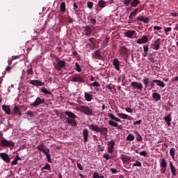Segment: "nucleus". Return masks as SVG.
Wrapping results in <instances>:
<instances>
[{
	"label": "nucleus",
	"instance_id": "obj_40",
	"mask_svg": "<svg viewBox=\"0 0 178 178\" xmlns=\"http://www.w3.org/2000/svg\"><path fill=\"white\" fill-rule=\"evenodd\" d=\"M73 9L76 13V15H79V11L80 10V9H79V6L77 5V3H73Z\"/></svg>",
	"mask_w": 178,
	"mask_h": 178
},
{
	"label": "nucleus",
	"instance_id": "obj_17",
	"mask_svg": "<svg viewBox=\"0 0 178 178\" xmlns=\"http://www.w3.org/2000/svg\"><path fill=\"white\" fill-rule=\"evenodd\" d=\"M120 159L122 161V162L124 165H125V163H127V162H131V157H130L126 154L121 155Z\"/></svg>",
	"mask_w": 178,
	"mask_h": 178
},
{
	"label": "nucleus",
	"instance_id": "obj_43",
	"mask_svg": "<svg viewBox=\"0 0 178 178\" xmlns=\"http://www.w3.org/2000/svg\"><path fill=\"white\" fill-rule=\"evenodd\" d=\"M176 154V149L175 148H171L170 150V156H172V159L175 158V155Z\"/></svg>",
	"mask_w": 178,
	"mask_h": 178
},
{
	"label": "nucleus",
	"instance_id": "obj_19",
	"mask_svg": "<svg viewBox=\"0 0 178 178\" xmlns=\"http://www.w3.org/2000/svg\"><path fill=\"white\" fill-rule=\"evenodd\" d=\"M67 123H68V124H70L72 126V127H76L77 126V122H76V120L73 119V118H67L65 119Z\"/></svg>",
	"mask_w": 178,
	"mask_h": 178
},
{
	"label": "nucleus",
	"instance_id": "obj_3",
	"mask_svg": "<svg viewBox=\"0 0 178 178\" xmlns=\"http://www.w3.org/2000/svg\"><path fill=\"white\" fill-rule=\"evenodd\" d=\"M108 117L111 119L108 122L109 126H113V127H118V126H119L118 122H122V120L118 117L115 116L113 113H108Z\"/></svg>",
	"mask_w": 178,
	"mask_h": 178
},
{
	"label": "nucleus",
	"instance_id": "obj_44",
	"mask_svg": "<svg viewBox=\"0 0 178 178\" xmlns=\"http://www.w3.org/2000/svg\"><path fill=\"white\" fill-rule=\"evenodd\" d=\"M26 74H28V76H33V74H34V71H33L31 67L26 70Z\"/></svg>",
	"mask_w": 178,
	"mask_h": 178
},
{
	"label": "nucleus",
	"instance_id": "obj_54",
	"mask_svg": "<svg viewBox=\"0 0 178 178\" xmlns=\"http://www.w3.org/2000/svg\"><path fill=\"white\" fill-rule=\"evenodd\" d=\"M139 154H140L141 156H147V151L143 150V151H142V152H140Z\"/></svg>",
	"mask_w": 178,
	"mask_h": 178
},
{
	"label": "nucleus",
	"instance_id": "obj_12",
	"mask_svg": "<svg viewBox=\"0 0 178 178\" xmlns=\"http://www.w3.org/2000/svg\"><path fill=\"white\" fill-rule=\"evenodd\" d=\"M116 141L111 140L110 142H108L107 147H108V152L109 154H113V148H115V143Z\"/></svg>",
	"mask_w": 178,
	"mask_h": 178
},
{
	"label": "nucleus",
	"instance_id": "obj_21",
	"mask_svg": "<svg viewBox=\"0 0 178 178\" xmlns=\"http://www.w3.org/2000/svg\"><path fill=\"white\" fill-rule=\"evenodd\" d=\"M124 34L127 38H134V35H136V31H127Z\"/></svg>",
	"mask_w": 178,
	"mask_h": 178
},
{
	"label": "nucleus",
	"instance_id": "obj_26",
	"mask_svg": "<svg viewBox=\"0 0 178 178\" xmlns=\"http://www.w3.org/2000/svg\"><path fill=\"white\" fill-rule=\"evenodd\" d=\"M44 143H42L40 145L37 146L36 149H38V151H40L41 152H43V154H45V152H47V149H44Z\"/></svg>",
	"mask_w": 178,
	"mask_h": 178
},
{
	"label": "nucleus",
	"instance_id": "obj_14",
	"mask_svg": "<svg viewBox=\"0 0 178 178\" xmlns=\"http://www.w3.org/2000/svg\"><path fill=\"white\" fill-rule=\"evenodd\" d=\"M131 87L134 88H137V90H140V91H143V83L133 81L131 83Z\"/></svg>",
	"mask_w": 178,
	"mask_h": 178
},
{
	"label": "nucleus",
	"instance_id": "obj_10",
	"mask_svg": "<svg viewBox=\"0 0 178 178\" xmlns=\"http://www.w3.org/2000/svg\"><path fill=\"white\" fill-rule=\"evenodd\" d=\"M0 159H2L6 163H10V157L9 154L6 152H1L0 153Z\"/></svg>",
	"mask_w": 178,
	"mask_h": 178
},
{
	"label": "nucleus",
	"instance_id": "obj_49",
	"mask_svg": "<svg viewBox=\"0 0 178 178\" xmlns=\"http://www.w3.org/2000/svg\"><path fill=\"white\" fill-rule=\"evenodd\" d=\"M123 3L125 6H129V5H131V0H123Z\"/></svg>",
	"mask_w": 178,
	"mask_h": 178
},
{
	"label": "nucleus",
	"instance_id": "obj_63",
	"mask_svg": "<svg viewBox=\"0 0 178 178\" xmlns=\"http://www.w3.org/2000/svg\"><path fill=\"white\" fill-rule=\"evenodd\" d=\"M15 165H17V161L15 159L11 162V166H13Z\"/></svg>",
	"mask_w": 178,
	"mask_h": 178
},
{
	"label": "nucleus",
	"instance_id": "obj_28",
	"mask_svg": "<svg viewBox=\"0 0 178 178\" xmlns=\"http://www.w3.org/2000/svg\"><path fill=\"white\" fill-rule=\"evenodd\" d=\"M49 149H47V152H44V154L46 155L49 163H52V159L51 158V154H49Z\"/></svg>",
	"mask_w": 178,
	"mask_h": 178
},
{
	"label": "nucleus",
	"instance_id": "obj_23",
	"mask_svg": "<svg viewBox=\"0 0 178 178\" xmlns=\"http://www.w3.org/2000/svg\"><path fill=\"white\" fill-rule=\"evenodd\" d=\"M117 116H118V118H120L121 119H128V120H130L131 119V117L129 115H127V114H124V113H118L117 114Z\"/></svg>",
	"mask_w": 178,
	"mask_h": 178
},
{
	"label": "nucleus",
	"instance_id": "obj_33",
	"mask_svg": "<svg viewBox=\"0 0 178 178\" xmlns=\"http://www.w3.org/2000/svg\"><path fill=\"white\" fill-rule=\"evenodd\" d=\"M60 10L62 13H65V12H66V3L64 1L61 2L60 5Z\"/></svg>",
	"mask_w": 178,
	"mask_h": 178
},
{
	"label": "nucleus",
	"instance_id": "obj_50",
	"mask_svg": "<svg viewBox=\"0 0 178 178\" xmlns=\"http://www.w3.org/2000/svg\"><path fill=\"white\" fill-rule=\"evenodd\" d=\"M164 31L165 33V35H168V33H170V31H172V28L171 27L164 28Z\"/></svg>",
	"mask_w": 178,
	"mask_h": 178
},
{
	"label": "nucleus",
	"instance_id": "obj_62",
	"mask_svg": "<svg viewBox=\"0 0 178 178\" xmlns=\"http://www.w3.org/2000/svg\"><path fill=\"white\" fill-rule=\"evenodd\" d=\"M142 122H143V120H138V121L134 122V125L137 124V125L138 126V125L141 124Z\"/></svg>",
	"mask_w": 178,
	"mask_h": 178
},
{
	"label": "nucleus",
	"instance_id": "obj_55",
	"mask_svg": "<svg viewBox=\"0 0 178 178\" xmlns=\"http://www.w3.org/2000/svg\"><path fill=\"white\" fill-rule=\"evenodd\" d=\"M108 42H109V38H106L103 44L104 45V47H106V45H108Z\"/></svg>",
	"mask_w": 178,
	"mask_h": 178
},
{
	"label": "nucleus",
	"instance_id": "obj_30",
	"mask_svg": "<svg viewBox=\"0 0 178 178\" xmlns=\"http://www.w3.org/2000/svg\"><path fill=\"white\" fill-rule=\"evenodd\" d=\"M2 109L7 115H10V106L8 105H3L2 106Z\"/></svg>",
	"mask_w": 178,
	"mask_h": 178
},
{
	"label": "nucleus",
	"instance_id": "obj_5",
	"mask_svg": "<svg viewBox=\"0 0 178 178\" xmlns=\"http://www.w3.org/2000/svg\"><path fill=\"white\" fill-rule=\"evenodd\" d=\"M71 81H74V83H79L81 84L84 83V76H83L80 74H75L71 76Z\"/></svg>",
	"mask_w": 178,
	"mask_h": 178
},
{
	"label": "nucleus",
	"instance_id": "obj_24",
	"mask_svg": "<svg viewBox=\"0 0 178 178\" xmlns=\"http://www.w3.org/2000/svg\"><path fill=\"white\" fill-rule=\"evenodd\" d=\"M120 55L124 56L127 54V48L125 46H122L120 49Z\"/></svg>",
	"mask_w": 178,
	"mask_h": 178
},
{
	"label": "nucleus",
	"instance_id": "obj_51",
	"mask_svg": "<svg viewBox=\"0 0 178 178\" xmlns=\"http://www.w3.org/2000/svg\"><path fill=\"white\" fill-rule=\"evenodd\" d=\"M76 165L78 169H79V170H84V168L83 167V165H81V163H76Z\"/></svg>",
	"mask_w": 178,
	"mask_h": 178
},
{
	"label": "nucleus",
	"instance_id": "obj_4",
	"mask_svg": "<svg viewBox=\"0 0 178 178\" xmlns=\"http://www.w3.org/2000/svg\"><path fill=\"white\" fill-rule=\"evenodd\" d=\"M78 110L79 112H82V113H84L85 115H87L88 116H92V109H91L90 107L87 106H79Z\"/></svg>",
	"mask_w": 178,
	"mask_h": 178
},
{
	"label": "nucleus",
	"instance_id": "obj_7",
	"mask_svg": "<svg viewBox=\"0 0 178 178\" xmlns=\"http://www.w3.org/2000/svg\"><path fill=\"white\" fill-rule=\"evenodd\" d=\"M1 144L2 147H7L8 148H12L13 147H15V142L13 140H8L5 139V138H3L1 141Z\"/></svg>",
	"mask_w": 178,
	"mask_h": 178
},
{
	"label": "nucleus",
	"instance_id": "obj_45",
	"mask_svg": "<svg viewBox=\"0 0 178 178\" xmlns=\"http://www.w3.org/2000/svg\"><path fill=\"white\" fill-rule=\"evenodd\" d=\"M51 170V165H49V163H47L45 165V166L42 167L41 170Z\"/></svg>",
	"mask_w": 178,
	"mask_h": 178
},
{
	"label": "nucleus",
	"instance_id": "obj_59",
	"mask_svg": "<svg viewBox=\"0 0 178 178\" xmlns=\"http://www.w3.org/2000/svg\"><path fill=\"white\" fill-rule=\"evenodd\" d=\"M97 149H98V151H99V152L104 151V146L99 145L97 146Z\"/></svg>",
	"mask_w": 178,
	"mask_h": 178
},
{
	"label": "nucleus",
	"instance_id": "obj_41",
	"mask_svg": "<svg viewBox=\"0 0 178 178\" xmlns=\"http://www.w3.org/2000/svg\"><path fill=\"white\" fill-rule=\"evenodd\" d=\"M143 81V84H145V88H147L148 85L149 84V78H144Z\"/></svg>",
	"mask_w": 178,
	"mask_h": 178
},
{
	"label": "nucleus",
	"instance_id": "obj_61",
	"mask_svg": "<svg viewBox=\"0 0 178 178\" xmlns=\"http://www.w3.org/2000/svg\"><path fill=\"white\" fill-rule=\"evenodd\" d=\"M67 23L72 24V23H73V19H72V17H68L67 18Z\"/></svg>",
	"mask_w": 178,
	"mask_h": 178
},
{
	"label": "nucleus",
	"instance_id": "obj_42",
	"mask_svg": "<svg viewBox=\"0 0 178 178\" xmlns=\"http://www.w3.org/2000/svg\"><path fill=\"white\" fill-rule=\"evenodd\" d=\"M127 141H134V135L129 134L126 138Z\"/></svg>",
	"mask_w": 178,
	"mask_h": 178
},
{
	"label": "nucleus",
	"instance_id": "obj_35",
	"mask_svg": "<svg viewBox=\"0 0 178 178\" xmlns=\"http://www.w3.org/2000/svg\"><path fill=\"white\" fill-rule=\"evenodd\" d=\"M13 113L15 115H19V116H22V112L20 111V108L17 107V106H15L13 108Z\"/></svg>",
	"mask_w": 178,
	"mask_h": 178
},
{
	"label": "nucleus",
	"instance_id": "obj_32",
	"mask_svg": "<svg viewBox=\"0 0 178 178\" xmlns=\"http://www.w3.org/2000/svg\"><path fill=\"white\" fill-rule=\"evenodd\" d=\"M134 133L136 135V141H138V143L143 141V137L138 131H134Z\"/></svg>",
	"mask_w": 178,
	"mask_h": 178
},
{
	"label": "nucleus",
	"instance_id": "obj_46",
	"mask_svg": "<svg viewBox=\"0 0 178 178\" xmlns=\"http://www.w3.org/2000/svg\"><path fill=\"white\" fill-rule=\"evenodd\" d=\"M75 66L76 72H79V73H80V72H81V67L80 66V64H79V63H76Z\"/></svg>",
	"mask_w": 178,
	"mask_h": 178
},
{
	"label": "nucleus",
	"instance_id": "obj_56",
	"mask_svg": "<svg viewBox=\"0 0 178 178\" xmlns=\"http://www.w3.org/2000/svg\"><path fill=\"white\" fill-rule=\"evenodd\" d=\"M142 163L139 161H136V163L133 164V166H141Z\"/></svg>",
	"mask_w": 178,
	"mask_h": 178
},
{
	"label": "nucleus",
	"instance_id": "obj_1",
	"mask_svg": "<svg viewBox=\"0 0 178 178\" xmlns=\"http://www.w3.org/2000/svg\"><path fill=\"white\" fill-rule=\"evenodd\" d=\"M88 126L92 131H97V133H100L104 137H108V128L99 127L97 124H88Z\"/></svg>",
	"mask_w": 178,
	"mask_h": 178
},
{
	"label": "nucleus",
	"instance_id": "obj_47",
	"mask_svg": "<svg viewBox=\"0 0 178 178\" xmlns=\"http://www.w3.org/2000/svg\"><path fill=\"white\" fill-rule=\"evenodd\" d=\"M87 6L88 8V9H92V8H94V3L92 1H88L87 3Z\"/></svg>",
	"mask_w": 178,
	"mask_h": 178
},
{
	"label": "nucleus",
	"instance_id": "obj_15",
	"mask_svg": "<svg viewBox=\"0 0 178 178\" xmlns=\"http://www.w3.org/2000/svg\"><path fill=\"white\" fill-rule=\"evenodd\" d=\"M169 165H170L172 176H173L174 177L177 176V170L176 169V167L173 165V163H172V161H170Z\"/></svg>",
	"mask_w": 178,
	"mask_h": 178
},
{
	"label": "nucleus",
	"instance_id": "obj_2",
	"mask_svg": "<svg viewBox=\"0 0 178 178\" xmlns=\"http://www.w3.org/2000/svg\"><path fill=\"white\" fill-rule=\"evenodd\" d=\"M56 62L53 63L54 69L58 72H60L62 69L66 67V61L65 60H60L58 57H55Z\"/></svg>",
	"mask_w": 178,
	"mask_h": 178
},
{
	"label": "nucleus",
	"instance_id": "obj_58",
	"mask_svg": "<svg viewBox=\"0 0 178 178\" xmlns=\"http://www.w3.org/2000/svg\"><path fill=\"white\" fill-rule=\"evenodd\" d=\"M27 115H28V116H30V118H34V114L31 111H29L27 112Z\"/></svg>",
	"mask_w": 178,
	"mask_h": 178
},
{
	"label": "nucleus",
	"instance_id": "obj_29",
	"mask_svg": "<svg viewBox=\"0 0 178 178\" xmlns=\"http://www.w3.org/2000/svg\"><path fill=\"white\" fill-rule=\"evenodd\" d=\"M140 0H131V8H137L138 5H140Z\"/></svg>",
	"mask_w": 178,
	"mask_h": 178
},
{
	"label": "nucleus",
	"instance_id": "obj_53",
	"mask_svg": "<svg viewBox=\"0 0 178 178\" xmlns=\"http://www.w3.org/2000/svg\"><path fill=\"white\" fill-rule=\"evenodd\" d=\"M90 86L92 87H99V83L97 81L93 82L92 83H90Z\"/></svg>",
	"mask_w": 178,
	"mask_h": 178
},
{
	"label": "nucleus",
	"instance_id": "obj_60",
	"mask_svg": "<svg viewBox=\"0 0 178 178\" xmlns=\"http://www.w3.org/2000/svg\"><path fill=\"white\" fill-rule=\"evenodd\" d=\"M143 51L145 53H148V51H149L148 46H143Z\"/></svg>",
	"mask_w": 178,
	"mask_h": 178
},
{
	"label": "nucleus",
	"instance_id": "obj_8",
	"mask_svg": "<svg viewBox=\"0 0 178 178\" xmlns=\"http://www.w3.org/2000/svg\"><path fill=\"white\" fill-rule=\"evenodd\" d=\"M92 58L93 59H97V60H102V59H104V56H102L100 49L95 51V52L92 54Z\"/></svg>",
	"mask_w": 178,
	"mask_h": 178
},
{
	"label": "nucleus",
	"instance_id": "obj_34",
	"mask_svg": "<svg viewBox=\"0 0 178 178\" xmlns=\"http://www.w3.org/2000/svg\"><path fill=\"white\" fill-rule=\"evenodd\" d=\"M97 6H99V8H101L102 9L105 8V6H106V1L104 0H99L98 1Z\"/></svg>",
	"mask_w": 178,
	"mask_h": 178
},
{
	"label": "nucleus",
	"instance_id": "obj_9",
	"mask_svg": "<svg viewBox=\"0 0 178 178\" xmlns=\"http://www.w3.org/2000/svg\"><path fill=\"white\" fill-rule=\"evenodd\" d=\"M151 47H152V49L154 51H159V48H161V39L158 38L156 40L151 44Z\"/></svg>",
	"mask_w": 178,
	"mask_h": 178
},
{
	"label": "nucleus",
	"instance_id": "obj_37",
	"mask_svg": "<svg viewBox=\"0 0 178 178\" xmlns=\"http://www.w3.org/2000/svg\"><path fill=\"white\" fill-rule=\"evenodd\" d=\"M84 31H85L86 35H87V37H90V35H91V32H92L91 27L86 26Z\"/></svg>",
	"mask_w": 178,
	"mask_h": 178
},
{
	"label": "nucleus",
	"instance_id": "obj_22",
	"mask_svg": "<svg viewBox=\"0 0 178 178\" xmlns=\"http://www.w3.org/2000/svg\"><path fill=\"white\" fill-rule=\"evenodd\" d=\"M153 83H155L156 86H158L159 87H161L162 88H165V82L159 79H154Z\"/></svg>",
	"mask_w": 178,
	"mask_h": 178
},
{
	"label": "nucleus",
	"instance_id": "obj_64",
	"mask_svg": "<svg viewBox=\"0 0 178 178\" xmlns=\"http://www.w3.org/2000/svg\"><path fill=\"white\" fill-rule=\"evenodd\" d=\"M111 172H113V174L118 173V170L116 168H111L110 169Z\"/></svg>",
	"mask_w": 178,
	"mask_h": 178
},
{
	"label": "nucleus",
	"instance_id": "obj_39",
	"mask_svg": "<svg viewBox=\"0 0 178 178\" xmlns=\"http://www.w3.org/2000/svg\"><path fill=\"white\" fill-rule=\"evenodd\" d=\"M161 168H167L168 163L166 162V160L165 159H162L160 163Z\"/></svg>",
	"mask_w": 178,
	"mask_h": 178
},
{
	"label": "nucleus",
	"instance_id": "obj_25",
	"mask_svg": "<svg viewBox=\"0 0 178 178\" xmlns=\"http://www.w3.org/2000/svg\"><path fill=\"white\" fill-rule=\"evenodd\" d=\"M172 115L170 114H168L167 116L164 117V120L166 122V124H168V126L170 127L171 126V123L170 122H172Z\"/></svg>",
	"mask_w": 178,
	"mask_h": 178
},
{
	"label": "nucleus",
	"instance_id": "obj_16",
	"mask_svg": "<svg viewBox=\"0 0 178 178\" xmlns=\"http://www.w3.org/2000/svg\"><path fill=\"white\" fill-rule=\"evenodd\" d=\"M138 10H140V8H135L129 15V20H131V22L136 17V15L138 13Z\"/></svg>",
	"mask_w": 178,
	"mask_h": 178
},
{
	"label": "nucleus",
	"instance_id": "obj_20",
	"mask_svg": "<svg viewBox=\"0 0 178 178\" xmlns=\"http://www.w3.org/2000/svg\"><path fill=\"white\" fill-rule=\"evenodd\" d=\"M83 141L84 143L88 142V137L90 136V132L88 131V129H85L83 130Z\"/></svg>",
	"mask_w": 178,
	"mask_h": 178
},
{
	"label": "nucleus",
	"instance_id": "obj_11",
	"mask_svg": "<svg viewBox=\"0 0 178 178\" xmlns=\"http://www.w3.org/2000/svg\"><path fill=\"white\" fill-rule=\"evenodd\" d=\"M29 84H31L32 86H34L35 87H41L42 86H45V83H44L38 79L31 80L29 82Z\"/></svg>",
	"mask_w": 178,
	"mask_h": 178
},
{
	"label": "nucleus",
	"instance_id": "obj_27",
	"mask_svg": "<svg viewBox=\"0 0 178 178\" xmlns=\"http://www.w3.org/2000/svg\"><path fill=\"white\" fill-rule=\"evenodd\" d=\"M92 95H90V93L87 92H85L84 97L88 102H91V101H92Z\"/></svg>",
	"mask_w": 178,
	"mask_h": 178
},
{
	"label": "nucleus",
	"instance_id": "obj_36",
	"mask_svg": "<svg viewBox=\"0 0 178 178\" xmlns=\"http://www.w3.org/2000/svg\"><path fill=\"white\" fill-rule=\"evenodd\" d=\"M40 90L43 94H47L49 95H52V92H51L49 90H48V89H47V88H45V87H42V88L40 89Z\"/></svg>",
	"mask_w": 178,
	"mask_h": 178
},
{
	"label": "nucleus",
	"instance_id": "obj_18",
	"mask_svg": "<svg viewBox=\"0 0 178 178\" xmlns=\"http://www.w3.org/2000/svg\"><path fill=\"white\" fill-rule=\"evenodd\" d=\"M137 44H147L148 42V37L147 35H143L141 38L136 40Z\"/></svg>",
	"mask_w": 178,
	"mask_h": 178
},
{
	"label": "nucleus",
	"instance_id": "obj_6",
	"mask_svg": "<svg viewBox=\"0 0 178 178\" xmlns=\"http://www.w3.org/2000/svg\"><path fill=\"white\" fill-rule=\"evenodd\" d=\"M43 104H45V99L38 97L34 102L30 104V106L36 108V106H41Z\"/></svg>",
	"mask_w": 178,
	"mask_h": 178
},
{
	"label": "nucleus",
	"instance_id": "obj_31",
	"mask_svg": "<svg viewBox=\"0 0 178 178\" xmlns=\"http://www.w3.org/2000/svg\"><path fill=\"white\" fill-rule=\"evenodd\" d=\"M65 113L68 116L69 119H76V118H77L72 111H65Z\"/></svg>",
	"mask_w": 178,
	"mask_h": 178
},
{
	"label": "nucleus",
	"instance_id": "obj_52",
	"mask_svg": "<svg viewBox=\"0 0 178 178\" xmlns=\"http://www.w3.org/2000/svg\"><path fill=\"white\" fill-rule=\"evenodd\" d=\"M90 23L93 24V26H95V24H97V19L92 18L90 19Z\"/></svg>",
	"mask_w": 178,
	"mask_h": 178
},
{
	"label": "nucleus",
	"instance_id": "obj_48",
	"mask_svg": "<svg viewBox=\"0 0 178 178\" xmlns=\"http://www.w3.org/2000/svg\"><path fill=\"white\" fill-rule=\"evenodd\" d=\"M93 178H104V175H99V174L97 172H94Z\"/></svg>",
	"mask_w": 178,
	"mask_h": 178
},
{
	"label": "nucleus",
	"instance_id": "obj_38",
	"mask_svg": "<svg viewBox=\"0 0 178 178\" xmlns=\"http://www.w3.org/2000/svg\"><path fill=\"white\" fill-rule=\"evenodd\" d=\"M152 97L155 101H159L161 99V95L158 92L152 93Z\"/></svg>",
	"mask_w": 178,
	"mask_h": 178
},
{
	"label": "nucleus",
	"instance_id": "obj_57",
	"mask_svg": "<svg viewBox=\"0 0 178 178\" xmlns=\"http://www.w3.org/2000/svg\"><path fill=\"white\" fill-rule=\"evenodd\" d=\"M126 112H128V113H133V109L130 107L125 108Z\"/></svg>",
	"mask_w": 178,
	"mask_h": 178
},
{
	"label": "nucleus",
	"instance_id": "obj_13",
	"mask_svg": "<svg viewBox=\"0 0 178 178\" xmlns=\"http://www.w3.org/2000/svg\"><path fill=\"white\" fill-rule=\"evenodd\" d=\"M113 65L117 72H120V61H119V59L114 58L113 60Z\"/></svg>",
	"mask_w": 178,
	"mask_h": 178
}]
</instances>
